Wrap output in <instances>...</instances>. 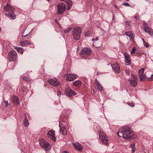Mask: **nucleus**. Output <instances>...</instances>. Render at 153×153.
Wrapping results in <instances>:
<instances>
[{
	"label": "nucleus",
	"instance_id": "f257e3e1",
	"mask_svg": "<svg viewBox=\"0 0 153 153\" xmlns=\"http://www.w3.org/2000/svg\"><path fill=\"white\" fill-rule=\"evenodd\" d=\"M118 136L122 137L128 140H132L136 137V135L127 126L123 127L122 129H120L117 133Z\"/></svg>",
	"mask_w": 153,
	"mask_h": 153
},
{
	"label": "nucleus",
	"instance_id": "f03ea898",
	"mask_svg": "<svg viewBox=\"0 0 153 153\" xmlns=\"http://www.w3.org/2000/svg\"><path fill=\"white\" fill-rule=\"evenodd\" d=\"M99 138L102 143L107 145L108 143V137L102 131H100L98 132Z\"/></svg>",
	"mask_w": 153,
	"mask_h": 153
},
{
	"label": "nucleus",
	"instance_id": "7ed1b4c3",
	"mask_svg": "<svg viewBox=\"0 0 153 153\" xmlns=\"http://www.w3.org/2000/svg\"><path fill=\"white\" fill-rule=\"evenodd\" d=\"M82 32L80 27H77L74 29L73 33V36L75 40H77L79 39L80 34Z\"/></svg>",
	"mask_w": 153,
	"mask_h": 153
},
{
	"label": "nucleus",
	"instance_id": "20e7f679",
	"mask_svg": "<svg viewBox=\"0 0 153 153\" xmlns=\"http://www.w3.org/2000/svg\"><path fill=\"white\" fill-rule=\"evenodd\" d=\"M79 53L82 57L87 58L91 54V50L89 48H85L82 49Z\"/></svg>",
	"mask_w": 153,
	"mask_h": 153
},
{
	"label": "nucleus",
	"instance_id": "39448f33",
	"mask_svg": "<svg viewBox=\"0 0 153 153\" xmlns=\"http://www.w3.org/2000/svg\"><path fill=\"white\" fill-rule=\"evenodd\" d=\"M9 60L10 62L15 61L17 57V54L16 52L14 50L9 51L8 55Z\"/></svg>",
	"mask_w": 153,
	"mask_h": 153
},
{
	"label": "nucleus",
	"instance_id": "423d86ee",
	"mask_svg": "<svg viewBox=\"0 0 153 153\" xmlns=\"http://www.w3.org/2000/svg\"><path fill=\"white\" fill-rule=\"evenodd\" d=\"M39 143L41 147L46 151H48L51 148L50 144L47 141H45L43 139L39 140Z\"/></svg>",
	"mask_w": 153,
	"mask_h": 153
},
{
	"label": "nucleus",
	"instance_id": "0eeeda50",
	"mask_svg": "<svg viewBox=\"0 0 153 153\" xmlns=\"http://www.w3.org/2000/svg\"><path fill=\"white\" fill-rule=\"evenodd\" d=\"M57 13L58 15L61 14L65 11L66 7V5L63 3H59L57 5Z\"/></svg>",
	"mask_w": 153,
	"mask_h": 153
},
{
	"label": "nucleus",
	"instance_id": "6e6552de",
	"mask_svg": "<svg viewBox=\"0 0 153 153\" xmlns=\"http://www.w3.org/2000/svg\"><path fill=\"white\" fill-rule=\"evenodd\" d=\"M131 79H129L128 81H129L131 86L135 87L137 85V76H134L132 74H131Z\"/></svg>",
	"mask_w": 153,
	"mask_h": 153
},
{
	"label": "nucleus",
	"instance_id": "1a4fd4ad",
	"mask_svg": "<svg viewBox=\"0 0 153 153\" xmlns=\"http://www.w3.org/2000/svg\"><path fill=\"white\" fill-rule=\"evenodd\" d=\"M4 10L9 13H14L15 9L12 5L7 3V5L4 7Z\"/></svg>",
	"mask_w": 153,
	"mask_h": 153
},
{
	"label": "nucleus",
	"instance_id": "9d476101",
	"mask_svg": "<svg viewBox=\"0 0 153 153\" xmlns=\"http://www.w3.org/2000/svg\"><path fill=\"white\" fill-rule=\"evenodd\" d=\"M143 28L145 32L148 33L150 36H153V30L149 28L147 23L146 22L143 23Z\"/></svg>",
	"mask_w": 153,
	"mask_h": 153
},
{
	"label": "nucleus",
	"instance_id": "9b49d317",
	"mask_svg": "<svg viewBox=\"0 0 153 153\" xmlns=\"http://www.w3.org/2000/svg\"><path fill=\"white\" fill-rule=\"evenodd\" d=\"M65 93L67 96L68 97H71L76 94L74 91L68 88L65 89Z\"/></svg>",
	"mask_w": 153,
	"mask_h": 153
},
{
	"label": "nucleus",
	"instance_id": "f8f14e48",
	"mask_svg": "<svg viewBox=\"0 0 153 153\" xmlns=\"http://www.w3.org/2000/svg\"><path fill=\"white\" fill-rule=\"evenodd\" d=\"M48 137L55 142L56 138L55 135V131L53 130L50 131L47 134Z\"/></svg>",
	"mask_w": 153,
	"mask_h": 153
},
{
	"label": "nucleus",
	"instance_id": "ddd939ff",
	"mask_svg": "<svg viewBox=\"0 0 153 153\" xmlns=\"http://www.w3.org/2000/svg\"><path fill=\"white\" fill-rule=\"evenodd\" d=\"M47 81L48 82L51 84L52 85H53L55 87L58 86L60 83L59 81L57 80V79L56 78L54 79H49Z\"/></svg>",
	"mask_w": 153,
	"mask_h": 153
},
{
	"label": "nucleus",
	"instance_id": "4468645a",
	"mask_svg": "<svg viewBox=\"0 0 153 153\" xmlns=\"http://www.w3.org/2000/svg\"><path fill=\"white\" fill-rule=\"evenodd\" d=\"M65 79L68 81H73L76 77V75L68 74L65 75Z\"/></svg>",
	"mask_w": 153,
	"mask_h": 153
},
{
	"label": "nucleus",
	"instance_id": "2eb2a0df",
	"mask_svg": "<svg viewBox=\"0 0 153 153\" xmlns=\"http://www.w3.org/2000/svg\"><path fill=\"white\" fill-rule=\"evenodd\" d=\"M95 84L96 85L97 88L99 91H103V87L97 79H96L95 80Z\"/></svg>",
	"mask_w": 153,
	"mask_h": 153
},
{
	"label": "nucleus",
	"instance_id": "dca6fc26",
	"mask_svg": "<svg viewBox=\"0 0 153 153\" xmlns=\"http://www.w3.org/2000/svg\"><path fill=\"white\" fill-rule=\"evenodd\" d=\"M112 68L116 73H119L120 72V67L117 63L111 65Z\"/></svg>",
	"mask_w": 153,
	"mask_h": 153
},
{
	"label": "nucleus",
	"instance_id": "f3484780",
	"mask_svg": "<svg viewBox=\"0 0 153 153\" xmlns=\"http://www.w3.org/2000/svg\"><path fill=\"white\" fill-rule=\"evenodd\" d=\"M12 101L15 104L18 105L19 104V100L18 97L16 96L13 95L12 97Z\"/></svg>",
	"mask_w": 153,
	"mask_h": 153
},
{
	"label": "nucleus",
	"instance_id": "a211bd4d",
	"mask_svg": "<svg viewBox=\"0 0 153 153\" xmlns=\"http://www.w3.org/2000/svg\"><path fill=\"white\" fill-rule=\"evenodd\" d=\"M5 14L7 17L11 19L14 20L16 18V16L15 14H14V13H5Z\"/></svg>",
	"mask_w": 153,
	"mask_h": 153
},
{
	"label": "nucleus",
	"instance_id": "6ab92c4d",
	"mask_svg": "<svg viewBox=\"0 0 153 153\" xmlns=\"http://www.w3.org/2000/svg\"><path fill=\"white\" fill-rule=\"evenodd\" d=\"M59 127L60 128V132L63 135H66L67 134L65 130V127L63 126L62 127H61L60 123L59 124Z\"/></svg>",
	"mask_w": 153,
	"mask_h": 153
},
{
	"label": "nucleus",
	"instance_id": "aec40b11",
	"mask_svg": "<svg viewBox=\"0 0 153 153\" xmlns=\"http://www.w3.org/2000/svg\"><path fill=\"white\" fill-rule=\"evenodd\" d=\"M20 45L22 47L27 46V45H31V44L28 41L24 40L20 42Z\"/></svg>",
	"mask_w": 153,
	"mask_h": 153
},
{
	"label": "nucleus",
	"instance_id": "412c9836",
	"mask_svg": "<svg viewBox=\"0 0 153 153\" xmlns=\"http://www.w3.org/2000/svg\"><path fill=\"white\" fill-rule=\"evenodd\" d=\"M124 55L125 56V61L126 62L129 64L130 65L131 60L129 56L126 55V53L125 54H124Z\"/></svg>",
	"mask_w": 153,
	"mask_h": 153
},
{
	"label": "nucleus",
	"instance_id": "4be33fe9",
	"mask_svg": "<svg viewBox=\"0 0 153 153\" xmlns=\"http://www.w3.org/2000/svg\"><path fill=\"white\" fill-rule=\"evenodd\" d=\"M66 3L67 4V10H69L72 5V2L70 0H68Z\"/></svg>",
	"mask_w": 153,
	"mask_h": 153
},
{
	"label": "nucleus",
	"instance_id": "5701e85b",
	"mask_svg": "<svg viewBox=\"0 0 153 153\" xmlns=\"http://www.w3.org/2000/svg\"><path fill=\"white\" fill-rule=\"evenodd\" d=\"M29 124V123L27 118V117H26L25 118V120L23 121V125L27 127L28 126Z\"/></svg>",
	"mask_w": 153,
	"mask_h": 153
},
{
	"label": "nucleus",
	"instance_id": "b1692460",
	"mask_svg": "<svg viewBox=\"0 0 153 153\" xmlns=\"http://www.w3.org/2000/svg\"><path fill=\"white\" fill-rule=\"evenodd\" d=\"M81 85V82L79 80L75 81L73 82V85L75 86H79Z\"/></svg>",
	"mask_w": 153,
	"mask_h": 153
},
{
	"label": "nucleus",
	"instance_id": "393cba45",
	"mask_svg": "<svg viewBox=\"0 0 153 153\" xmlns=\"http://www.w3.org/2000/svg\"><path fill=\"white\" fill-rule=\"evenodd\" d=\"M75 149L76 150L81 151L83 149V147L81 145L78 144Z\"/></svg>",
	"mask_w": 153,
	"mask_h": 153
},
{
	"label": "nucleus",
	"instance_id": "a878e982",
	"mask_svg": "<svg viewBox=\"0 0 153 153\" xmlns=\"http://www.w3.org/2000/svg\"><path fill=\"white\" fill-rule=\"evenodd\" d=\"M140 81H144L145 79V75L144 74L139 75Z\"/></svg>",
	"mask_w": 153,
	"mask_h": 153
},
{
	"label": "nucleus",
	"instance_id": "bb28decb",
	"mask_svg": "<svg viewBox=\"0 0 153 153\" xmlns=\"http://www.w3.org/2000/svg\"><path fill=\"white\" fill-rule=\"evenodd\" d=\"M17 51L19 53H20L21 54H22L23 53L24 49L22 48L19 47Z\"/></svg>",
	"mask_w": 153,
	"mask_h": 153
},
{
	"label": "nucleus",
	"instance_id": "cd10ccee",
	"mask_svg": "<svg viewBox=\"0 0 153 153\" xmlns=\"http://www.w3.org/2000/svg\"><path fill=\"white\" fill-rule=\"evenodd\" d=\"M144 68H143L140 69L139 71V75L144 74H143L144 71Z\"/></svg>",
	"mask_w": 153,
	"mask_h": 153
},
{
	"label": "nucleus",
	"instance_id": "c85d7f7f",
	"mask_svg": "<svg viewBox=\"0 0 153 153\" xmlns=\"http://www.w3.org/2000/svg\"><path fill=\"white\" fill-rule=\"evenodd\" d=\"M22 79L23 80H25L27 82H29L30 81V79L27 76H24L22 77Z\"/></svg>",
	"mask_w": 153,
	"mask_h": 153
},
{
	"label": "nucleus",
	"instance_id": "c756f323",
	"mask_svg": "<svg viewBox=\"0 0 153 153\" xmlns=\"http://www.w3.org/2000/svg\"><path fill=\"white\" fill-rule=\"evenodd\" d=\"M126 34L127 36L129 37H130V36H131L132 35H133V34H132L131 32L130 31L126 32Z\"/></svg>",
	"mask_w": 153,
	"mask_h": 153
},
{
	"label": "nucleus",
	"instance_id": "7c9ffc66",
	"mask_svg": "<svg viewBox=\"0 0 153 153\" xmlns=\"http://www.w3.org/2000/svg\"><path fill=\"white\" fill-rule=\"evenodd\" d=\"M72 29V28L71 27H69L67 28V29L65 30H64V32L65 33H67L69 31Z\"/></svg>",
	"mask_w": 153,
	"mask_h": 153
},
{
	"label": "nucleus",
	"instance_id": "2f4dec72",
	"mask_svg": "<svg viewBox=\"0 0 153 153\" xmlns=\"http://www.w3.org/2000/svg\"><path fill=\"white\" fill-rule=\"evenodd\" d=\"M143 44L144 46L146 48H148L149 46V45L148 43L146 42H144Z\"/></svg>",
	"mask_w": 153,
	"mask_h": 153
},
{
	"label": "nucleus",
	"instance_id": "473e14b6",
	"mask_svg": "<svg viewBox=\"0 0 153 153\" xmlns=\"http://www.w3.org/2000/svg\"><path fill=\"white\" fill-rule=\"evenodd\" d=\"M136 51V49L135 48H134L132 49V51L131 52V54H133L134 53L135 51Z\"/></svg>",
	"mask_w": 153,
	"mask_h": 153
},
{
	"label": "nucleus",
	"instance_id": "72a5a7b5",
	"mask_svg": "<svg viewBox=\"0 0 153 153\" xmlns=\"http://www.w3.org/2000/svg\"><path fill=\"white\" fill-rule=\"evenodd\" d=\"M123 5L126 6L127 7H130V5L127 3H125L123 4Z\"/></svg>",
	"mask_w": 153,
	"mask_h": 153
},
{
	"label": "nucleus",
	"instance_id": "f704fd0d",
	"mask_svg": "<svg viewBox=\"0 0 153 153\" xmlns=\"http://www.w3.org/2000/svg\"><path fill=\"white\" fill-rule=\"evenodd\" d=\"M89 31H88L85 33V36H89Z\"/></svg>",
	"mask_w": 153,
	"mask_h": 153
},
{
	"label": "nucleus",
	"instance_id": "c9c22d12",
	"mask_svg": "<svg viewBox=\"0 0 153 153\" xmlns=\"http://www.w3.org/2000/svg\"><path fill=\"white\" fill-rule=\"evenodd\" d=\"M125 72L126 74L127 75H129V70L128 69H126L125 70Z\"/></svg>",
	"mask_w": 153,
	"mask_h": 153
},
{
	"label": "nucleus",
	"instance_id": "e433bc0d",
	"mask_svg": "<svg viewBox=\"0 0 153 153\" xmlns=\"http://www.w3.org/2000/svg\"><path fill=\"white\" fill-rule=\"evenodd\" d=\"M129 38L131 41H133V40L134 39V37L133 35H132L131 36H130V37H129Z\"/></svg>",
	"mask_w": 153,
	"mask_h": 153
},
{
	"label": "nucleus",
	"instance_id": "4c0bfd02",
	"mask_svg": "<svg viewBox=\"0 0 153 153\" xmlns=\"http://www.w3.org/2000/svg\"><path fill=\"white\" fill-rule=\"evenodd\" d=\"M73 146L75 148L77 146V144H76V143H73Z\"/></svg>",
	"mask_w": 153,
	"mask_h": 153
},
{
	"label": "nucleus",
	"instance_id": "58836bf2",
	"mask_svg": "<svg viewBox=\"0 0 153 153\" xmlns=\"http://www.w3.org/2000/svg\"><path fill=\"white\" fill-rule=\"evenodd\" d=\"M135 148H132L131 149V152L132 153H134L135 151Z\"/></svg>",
	"mask_w": 153,
	"mask_h": 153
},
{
	"label": "nucleus",
	"instance_id": "ea45409f",
	"mask_svg": "<svg viewBox=\"0 0 153 153\" xmlns=\"http://www.w3.org/2000/svg\"><path fill=\"white\" fill-rule=\"evenodd\" d=\"M98 40V37H96L95 39H92V40L93 41L95 40V41H97Z\"/></svg>",
	"mask_w": 153,
	"mask_h": 153
},
{
	"label": "nucleus",
	"instance_id": "a19ab883",
	"mask_svg": "<svg viewBox=\"0 0 153 153\" xmlns=\"http://www.w3.org/2000/svg\"><path fill=\"white\" fill-rule=\"evenodd\" d=\"M57 94L58 96H60L61 94V92L59 91H57Z\"/></svg>",
	"mask_w": 153,
	"mask_h": 153
},
{
	"label": "nucleus",
	"instance_id": "79ce46f5",
	"mask_svg": "<svg viewBox=\"0 0 153 153\" xmlns=\"http://www.w3.org/2000/svg\"><path fill=\"white\" fill-rule=\"evenodd\" d=\"M127 104L128 105H134V104L133 103L128 102Z\"/></svg>",
	"mask_w": 153,
	"mask_h": 153
},
{
	"label": "nucleus",
	"instance_id": "37998d69",
	"mask_svg": "<svg viewBox=\"0 0 153 153\" xmlns=\"http://www.w3.org/2000/svg\"><path fill=\"white\" fill-rule=\"evenodd\" d=\"M19 48V47H17L16 46H15L14 47V48L17 51V50H18V49Z\"/></svg>",
	"mask_w": 153,
	"mask_h": 153
},
{
	"label": "nucleus",
	"instance_id": "c03bdc74",
	"mask_svg": "<svg viewBox=\"0 0 153 153\" xmlns=\"http://www.w3.org/2000/svg\"><path fill=\"white\" fill-rule=\"evenodd\" d=\"M131 147L132 148H135V145L134 144H131L130 145Z\"/></svg>",
	"mask_w": 153,
	"mask_h": 153
},
{
	"label": "nucleus",
	"instance_id": "a18cd8bd",
	"mask_svg": "<svg viewBox=\"0 0 153 153\" xmlns=\"http://www.w3.org/2000/svg\"><path fill=\"white\" fill-rule=\"evenodd\" d=\"M4 102L5 103V105H8V102L7 101H4Z\"/></svg>",
	"mask_w": 153,
	"mask_h": 153
},
{
	"label": "nucleus",
	"instance_id": "49530a36",
	"mask_svg": "<svg viewBox=\"0 0 153 153\" xmlns=\"http://www.w3.org/2000/svg\"><path fill=\"white\" fill-rule=\"evenodd\" d=\"M134 18L135 19H136L137 20H138L139 18L136 15H135Z\"/></svg>",
	"mask_w": 153,
	"mask_h": 153
},
{
	"label": "nucleus",
	"instance_id": "de8ad7c7",
	"mask_svg": "<svg viewBox=\"0 0 153 153\" xmlns=\"http://www.w3.org/2000/svg\"><path fill=\"white\" fill-rule=\"evenodd\" d=\"M150 79L152 80L153 81V74L151 76V77H150Z\"/></svg>",
	"mask_w": 153,
	"mask_h": 153
},
{
	"label": "nucleus",
	"instance_id": "09e8293b",
	"mask_svg": "<svg viewBox=\"0 0 153 153\" xmlns=\"http://www.w3.org/2000/svg\"><path fill=\"white\" fill-rule=\"evenodd\" d=\"M68 0H60V1H64L66 3L67 2V1H68Z\"/></svg>",
	"mask_w": 153,
	"mask_h": 153
},
{
	"label": "nucleus",
	"instance_id": "8fccbe9b",
	"mask_svg": "<svg viewBox=\"0 0 153 153\" xmlns=\"http://www.w3.org/2000/svg\"><path fill=\"white\" fill-rule=\"evenodd\" d=\"M125 23H126V25H128V23H129L128 22L126 21L125 22Z\"/></svg>",
	"mask_w": 153,
	"mask_h": 153
},
{
	"label": "nucleus",
	"instance_id": "3c124183",
	"mask_svg": "<svg viewBox=\"0 0 153 153\" xmlns=\"http://www.w3.org/2000/svg\"><path fill=\"white\" fill-rule=\"evenodd\" d=\"M28 35V34H27V35H25V36L22 35V38H23V37H27Z\"/></svg>",
	"mask_w": 153,
	"mask_h": 153
},
{
	"label": "nucleus",
	"instance_id": "603ef678",
	"mask_svg": "<svg viewBox=\"0 0 153 153\" xmlns=\"http://www.w3.org/2000/svg\"><path fill=\"white\" fill-rule=\"evenodd\" d=\"M63 153H69L68 152L64 151L63 152Z\"/></svg>",
	"mask_w": 153,
	"mask_h": 153
},
{
	"label": "nucleus",
	"instance_id": "864d4df0",
	"mask_svg": "<svg viewBox=\"0 0 153 153\" xmlns=\"http://www.w3.org/2000/svg\"><path fill=\"white\" fill-rule=\"evenodd\" d=\"M55 22H56V23H58V21H57V19H55Z\"/></svg>",
	"mask_w": 153,
	"mask_h": 153
},
{
	"label": "nucleus",
	"instance_id": "5fc2aeb1",
	"mask_svg": "<svg viewBox=\"0 0 153 153\" xmlns=\"http://www.w3.org/2000/svg\"><path fill=\"white\" fill-rule=\"evenodd\" d=\"M142 40H143V43L144 42H145V40H144V39H142Z\"/></svg>",
	"mask_w": 153,
	"mask_h": 153
},
{
	"label": "nucleus",
	"instance_id": "6e6d98bb",
	"mask_svg": "<svg viewBox=\"0 0 153 153\" xmlns=\"http://www.w3.org/2000/svg\"><path fill=\"white\" fill-rule=\"evenodd\" d=\"M24 116L25 117V118L26 117V114H25L24 115Z\"/></svg>",
	"mask_w": 153,
	"mask_h": 153
},
{
	"label": "nucleus",
	"instance_id": "4d7b16f0",
	"mask_svg": "<svg viewBox=\"0 0 153 153\" xmlns=\"http://www.w3.org/2000/svg\"><path fill=\"white\" fill-rule=\"evenodd\" d=\"M22 91H25L23 89H22Z\"/></svg>",
	"mask_w": 153,
	"mask_h": 153
},
{
	"label": "nucleus",
	"instance_id": "13d9d810",
	"mask_svg": "<svg viewBox=\"0 0 153 153\" xmlns=\"http://www.w3.org/2000/svg\"><path fill=\"white\" fill-rule=\"evenodd\" d=\"M132 107H134V106H131Z\"/></svg>",
	"mask_w": 153,
	"mask_h": 153
}]
</instances>
